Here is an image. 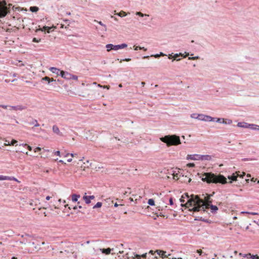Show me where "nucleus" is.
Returning <instances> with one entry per match:
<instances>
[{"mask_svg":"<svg viewBox=\"0 0 259 259\" xmlns=\"http://www.w3.org/2000/svg\"><path fill=\"white\" fill-rule=\"evenodd\" d=\"M30 11L33 13H36L39 10V8L36 6H32L29 8Z\"/></svg>","mask_w":259,"mask_h":259,"instance_id":"nucleus-20","label":"nucleus"},{"mask_svg":"<svg viewBox=\"0 0 259 259\" xmlns=\"http://www.w3.org/2000/svg\"><path fill=\"white\" fill-rule=\"evenodd\" d=\"M116 15L121 17H124L125 16H126L127 14L125 12H124L123 11H121L119 13H117Z\"/></svg>","mask_w":259,"mask_h":259,"instance_id":"nucleus-27","label":"nucleus"},{"mask_svg":"<svg viewBox=\"0 0 259 259\" xmlns=\"http://www.w3.org/2000/svg\"><path fill=\"white\" fill-rule=\"evenodd\" d=\"M55 154L58 156H60V151H57L55 152Z\"/></svg>","mask_w":259,"mask_h":259,"instance_id":"nucleus-59","label":"nucleus"},{"mask_svg":"<svg viewBox=\"0 0 259 259\" xmlns=\"http://www.w3.org/2000/svg\"><path fill=\"white\" fill-rule=\"evenodd\" d=\"M134 254L135 256L133 257V259H141V255L136 254L135 253H134Z\"/></svg>","mask_w":259,"mask_h":259,"instance_id":"nucleus-36","label":"nucleus"},{"mask_svg":"<svg viewBox=\"0 0 259 259\" xmlns=\"http://www.w3.org/2000/svg\"><path fill=\"white\" fill-rule=\"evenodd\" d=\"M102 205V203L101 202H98L94 206L93 208H100Z\"/></svg>","mask_w":259,"mask_h":259,"instance_id":"nucleus-30","label":"nucleus"},{"mask_svg":"<svg viewBox=\"0 0 259 259\" xmlns=\"http://www.w3.org/2000/svg\"><path fill=\"white\" fill-rule=\"evenodd\" d=\"M10 107L11 109L14 110H23L26 109V107L25 106H23L21 105H17V106H10Z\"/></svg>","mask_w":259,"mask_h":259,"instance_id":"nucleus-11","label":"nucleus"},{"mask_svg":"<svg viewBox=\"0 0 259 259\" xmlns=\"http://www.w3.org/2000/svg\"><path fill=\"white\" fill-rule=\"evenodd\" d=\"M52 170L51 168H49L46 170H44V171L47 173H49Z\"/></svg>","mask_w":259,"mask_h":259,"instance_id":"nucleus-63","label":"nucleus"},{"mask_svg":"<svg viewBox=\"0 0 259 259\" xmlns=\"http://www.w3.org/2000/svg\"><path fill=\"white\" fill-rule=\"evenodd\" d=\"M53 131L54 133H56V134H59V133L60 132L58 127L56 125H55L53 126Z\"/></svg>","mask_w":259,"mask_h":259,"instance_id":"nucleus-26","label":"nucleus"},{"mask_svg":"<svg viewBox=\"0 0 259 259\" xmlns=\"http://www.w3.org/2000/svg\"><path fill=\"white\" fill-rule=\"evenodd\" d=\"M245 256H250L251 259H259V256L257 254L251 255L250 253H248L245 255Z\"/></svg>","mask_w":259,"mask_h":259,"instance_id":"nucleus-21","label":"nucleus"},{"mask_svg":"<svg viewBox=\"0 0 259 259\" xmlns=\"http://www.w3.org/2000/svg\"><path fill=\"white\" fill-rule=\"evenodd\" d=\"M9 178L10 179H8V180H10V181L13 180L16 182H19V181L16 178H14V177H9Z\"/></svg>","mask_w":259,"mask_h":259,"instance_id":"nucleus-39","label":"nucleus"},{"mask_svg":"<svg viewBox=\"0 0 259 259\" xmlns=\"http://www.w3.org/2000/svg\"><path fill=\"white\" fill-rule=\"evenodd\" d=\"M197 252L200 255H202L203 252L201 249H198Z\"/></svg>","mask_w":259,"mask_h":259,"instance_id":"nucleus-50","label":"nucleus"},{"mask_svg":"<svg viewBox=\"0 0 259 259\" xmlns=\"http://www.w3.org/2000/svg\"><path fill=\"white\" fill-rule=\"evenodd\" d=\"M182 53H179V54H175L174 56H173V58H174V60H176L177 61H179L181 59H177V58L180 56H182Z\"/></svg>","mask_w":259,"mask_h":259,"instance_id":"nucleus-29","label":"nucleus"},{"mask_svg":"<svg viewBox=\"0 0 259 259\" xmlns=\"http://www.w3.org/2000/svg\"><path fill=\"white\" fill-rule=\"evenodd\" d=\"M59 75L65 79H70L71 74L68 72L61 70Z\"/></svg>","mask_w":259,"mask_h":259,"instance_id":"nucleus-10","label":"nucleus"},{"mask_svg":"<svg viewBox=\"0 0 259 259\" xmlns=\"http://www.w3.org/2000/svg\"><path fill=\"white\" fill-rule=\"evenodd\" d=\"M53 27H52L45 26L42 28H40L39 30H40L42 32L47 31L48 33H50L51 31V29Z\"/></svg>","mask_w":259,"mask_h":259,"instance_id":"nucleus-16","label":"nucleus"},{"mask_svg":"<svg viewBox=\"0 0 259 259\" xmlns=\"http://www.w3.org/2000/svg\"><path fill=\"white\" fill-rule=\"evenodd\" d=\"M6 121H12V120H14L16 123H18V121L15 119V116H11L7 115L6 116Z\"/></svg>","mask_w":259,"mask_h":259,"instance_id":"nucleus-13","label":"nucleus"},{"mask_svg":"<svg viewBox=\"0 0 259 259\" xmlns=\"http://www.w3.org/2000/svg\"><path fill=\"white\" fill-rule=\"evenodd\" d=\"M242 213H247L251 215H258L259 213L255 212H248V211H242Z\"/></svg>","mask_w":259,"mask_h":259,"instance_id":"nucleus-32","label":"nucleus"},{"mask_svg":"<svg viewBox=\"0 0 259 259\" xmlns=\"http://www.w3.org/2000/svg\"><path fill=\"white\" fill-rule=\"evenodd\" d=\"M198 120L205 121H214L215 118L209 115H206L202 114H200L197 115Z\"/></svg>","mask_w":259,"mask_h":259,"instance_id":"nucleus-6","label":"nucleus"},{"mask_svg":"<svg viewBox=\"0 0 259 259\" xmlns=\"http://www.w3.org/2000/svg\"><path fill=\"white\" fill-rule=\"evenodd\" d=\"M171 172H172V175L173 176V179H176V178H178V175L179 174H177V173H175V172L174 171V170H172Z\"/></svg>","mask_w":259,"mask_h":259,"instance_id":"nucleus-37","label":"nucleus"},{"mask_svg":"<svg viewBox=\"0 0 259 259\" xmlns=\"http://www.w3.org/2000/svg\"><path fill=\"white\" fill-rule=\"evenodd\" d=\"M30 124H33L34 127H38L39 126V124L37 122L36 119H33L31 122L29 123Z\"/></svg>","mask_w":259,"mask_h":259,"instance_id":"nucleus-23","label":"nucleus"},{"mask_svg":"<svg viewBox=\"0 0 259 259\" xmlns=\"http://www.w3.org/2000/svg\"><path fill=\"white\" fill-rule=\"evenodd\" d=\"M49 80H50V77L48 76H45L41 79L42 81H43V80L47 81H48V83L49 82Z\"/></svg>","mask_w":259,"mask_h":259,"instance_id":"nucleus-40","label":"nucleus"},{"mask_svg":"<svg viewBox=\"0 0 259 259\" xmlns=\"http://www.w3.org/2000/svg\"><path fill=\"white\" fill-rule=\"evenodd\" d=\"M40 41V39H37L35 37H34L32 39V41L34 42H39Z\"/></svg>","mask_w":259,"mask_h":259,"instance_id":"nucleus-44","label":"nucleus"},{"mask_svg":"<svg viewBox=\"0 0 259 259\" xmlns=\"http://www.w3.org/2000/svg\"><path fill=\"white\" fill-rule=\"evenodd\" d=\"M202 219H203V218L202 217H195L194 220L201 221V220H202Z\"/></svg>","mask_w":259,"mask_h":259,"instance_id":"nucleus-55","label":"nucleus"},{"mask_svg":"<svg viewBox=\"0 0 259 259\" xmlns=\"http://www.w3.org/2000/svg\"><path fill=\"white\" fill-rule=\"evenodd\" d=\"M201 221L202 222H205V223H210V221L207 219H205L204 218H203L202 220H201Z\"/></svg>","mask_w":259,"mask_h":259,"instance_id":"nucleus-53","label":"nucleus"},{"mask_svg":"<svg viewBox=\"0 0 259 259\" xmlns=\"http://www.w3.org/2000/svg\"><path fill=\"white\" fill-rule=\"evenodd\" d=\"M136 15L139 16L140 17H142L144 16H149V15L143 14L142 13H141L140 12H136Z\"/></svg>","mask_w":259,"mask_h":259,"instance_id":"nucleus-33","label":"nucleus"},{"mask_svg":"<svg viewBox=\"0 0 259 259\" xmlns=\"http://www.w3.org/2000/svg\"><path fill=\"white\" fill-rule=\"evenodd\" d=\"M198 114H196V113H193L191 115V118H195V119H198V117H197V115Z\"/></svg>","mask_w":259,"mask_h":259,"instance_id":"nucleus-38","label":"nucleus"},{"mask_svg":"<svg viewBox=\"0 0 259 259\" xmlns=\"http://www.w3.org/2000/svg\"><path fill=\"white\" fill-rule=\"evenodd\" d=\"M2 10L0 11V18L5 17L7 14L10 13L9 8L8 7L7 3L5 1H3L1 3Z\"/></svg>","mask_w":259,"mask_h":259,"instance_id":"nucleus-4","label":"nucleus"},{"mask_svg":"<svg viewBox=\"0 0 259 259\" xmlns=\"http://www.w3.org/2000/svg\"><path fill=\"white\" fill-rule=\"evenodd\" d=\"M251 181L253 182L257 181V183L259 184V180H257L256 179H254V178H252L251 179Z\"/></svg>","mask_w":259,"mask_h":259,"instance_id":"nucleus-49","label":"nucleus"},{"mask_svg":"<svg viewBox=\"0 0 259 259\" xmlns=\"http://www.w3.org/2000/svg\"><path fill=\"white\" fill-rule=\"evenodd\" d=\"M127 46V44H121L120 45H114L111 44H109L106 45V48L107 49V51L108 52L110 51L111 50H118L119 49H124L125 48H126Z\"/></svg>","mask_w":259,"mask_h":259,"instance_id":"nucleus-5","label":"nucleus"},{"mask_svg":"<svg viewBox=\"0 0 259 259\" xmlns=\"http://www.w3.org/2000/svg\"><path fill=\"white\" fill-rule=\"evenodd\" d=\"M185 198H187V202L186 204H181L182 207H192L189 211L197 212L200 210L205 211V209L208 207V205L205 203V201L200 198L198 195H192L190 197L188 193H185Z\"/></svg>","mask_w":259,"mask_h":259,"instance_id":"nucleus-1","label":"nucleus"},{"mask_svg":"<svg viewBox=\"0 0 259 259\" xmlns=\"http://www.w3.org/2000/svg\"><path fill=\"white\" fill-rule=\"evenodd\" d=\"M17 141H16V140H12L10 143L8 142V144H5V145H14L15 144H17Z\"/></svg>","mask_w":259,"mask_h":259,"instance_id":"nucleus-31","label":"nucleus"},{"mask_svg":"<svg viewBox=\"0 0 259 259\" xmlns=\"http://www.w3.org/2000/svg\"><path fill=\"white\" fill-rule=\"evenodd\" d=\"M89 197V198H90V199L91 200L92 199H95V196L94 195H90V196H88Z\"/></svg>","mask_w":259,"mask_h":259,"instance_id":"nucleus-58","label":"nucleus"},{"mask_svg":"<svg viewBox=\"0 0 259 259\" xmlns=\"http://www.w3.org/2000/svg\"><path fill=\"white\" fill-rule=\"evenodd\" d=\"M139 49H140V47L139 46H134V50L135 51H137Z\"/></svg>","mask_w":259,"mask_h":259,"instance_id":"nucleus-62","label":"nucleus"},{"mask_svg":"<svg viewBox=\"0 0 259 259\" xmlns=\"http://www.w3.org/2000/svg\"><path fill=\"white\" fill-rule=\"evenodd\" d=\"M83 199L84 200L85 203L89 204L91 203V200L89 198L88 196L84 195L83 196Z\"/></svg>","mask_w":259,"mask_h":259,"instance_id":"nucleus-25","label":"nucleus"},{"mask_svg":"<svg viewBox=\"0 0 259 259\" xmlns=\"http://www.w3.org/2000/svg\"><path fill=\"white\" fill-rule=\"evenodd\" d=\"M180 201L182 203H184L185 202V196L184 195H182L181 198L180 199Z\"/></svg>","mask_w":259,"mask_h":259,"instance_id":"nucleus-43","label":"nucleus"},{"mask_svg":"<svg viewBox=\"0 0 259 259\" xmlns=\"http://www.w3.org/2000/svg\"><path fill=\"white\" fill-rule=\"evenodd\" d=\"M162 142L166 144L168 147L171 145H178L181 144L179 136L176 135H167L160 138Z\"/></svg>","mask_w":259,"mask_h":259,"instance_id":"nucleus-3","label":"nucleus"},{"mask_svg":"<svg viewBox=\"0 0 259 259\" xmlns=\"http://www.w3.org/2000/svg\"><path fill=\"white\" fill-rule=\"evenodd\" d=\"M250 123H248L244 122H239L237 123V126L240 127H243V128H249L248 125H249Z\"/></svg>","mask_w":259,"mask_h":259,"instance_id":"nucleus-15","label":"nucleus"},{"mask_svg":"<svg viewBox=\"0 0 259 259\" xmlns=\"http://www.w3.org/2000/svg\"><path fill=\"white\" fill-rule=\"evenodd\" d=\"M155 252L157 253L158 255L160 256L162 258H164L166 257H168L169 259H170L169 256L170 255V254H168L167 255H166V251L162 250H156Z\"/></svg>","mask_w":259,"mask_h":259,"instance_id":"nucleus-8","label":"nucleus"},{"mask_svg":"<svg viewBox=\"0 0 259 259\" xmlns=\"http://www.w3.org/2000/svg\"><path fill=\"white\" fill-rule=\"evenodd\" d=\"M232 123V120L229 119H224V121H222V123H223L224 124H230Z\"/></svg>","mask_w":259,"mask_h":259,"instance_id":"nucleus-24","label":"nucleus"},{"mask_svg":"<svg viewBox=\"0 0 259 259\" xmlns=\"http://www.w3.org/2000/svg\"><path fill=\"white\" fill-rule=\"evenodd\" d=\"M0 107L3 108L4 109H7L8 106L7 105H0Z\"/></svg>","mask_w":259,"mask_h":259,"instance_id":"nucleus-61","label":"nucleus"},{"mask_svg":"<svg viewBox=\"0 0 259 259\" xmlns=\"http://www.w3.org/2000/svg\"><path fill=\"white\" fill-rule=\"evenodd\" d=\"M211 157L208 155H200V160H210Z\"/></svg>","mask_w":259,"mask_h":259,"instance_id":"nucleus-17","label":"nucleus"},{"mask_svg":"<svg viewBox=\"0 0 259 259\" xmlns=\"http://www.w3.org/2000/svg\"><path fill=\"white\" fill-rule=\"evenodd\" d=\"M148 204L149 205L153 206L155 205V201L153 199H149L148 201Z\"/></svg>","mask_w":259,"mask_h":259,"instance_id":"nucleus-28","label":"nucleus"},{"mask_svg":"<svg viewBox=\"0 0 259 259\" xmlns=\"http://www.w3.org/2000/svg\"><path fill=\"white\" fill-rule=\"evenodd\" d=\"M169 204L170 205H172L174 204V201H173V199L172 198H170L169 199Z\"/></svg>","mask_w":259,"mask_h":259,"instance_id":"nucleus-46","label":"nucleus"},{"mask_svg":"<svg viewBox=\"0 0 259 259\" xmlns=\"http://www.w3.org/2000/svg\"><path fill=\"white\" fill-rule=\"evenodd\" d=\"M253 159L252 158H243L242 159V161H247V160H252Z\"/></svg>","mask_w":259,"mask_h":259,"instance_id":"nucleus-60","label":"nucleus"},{"mask_svg":"<svg viewBox=\"0 0 259 259\" xmlns=\"http://www.w3.org/2000/svg\"><path fill=\"white\" fill-rule=\"evenodd\" d=\"M203 176H205V177L201 178L202 181L207 183H212L225 184L227 183L226 177L221 174L216 175L211 172H205L203 174Z\"/></svg>","mask_w":259,"mask_h":259,"instance_id":"nucleus-2","label":"nucleus"},{"mask_svg":"<svg viewBox=\"0 0 259 259\" xmlns=\"http://www.w3.org/2000/svg\"><path fill=\"white\" fill-rule=\"evenodd\" d=\"M8 179H10L9 176L0 175V180H8Z\"/></svg>","mask_w":259,"mask_h":259,"instance_id":"nucleus-35","label":"nucleus"},{"mask_svg":"<svg viewBox=\"0 0 259 259\" xmlns=\"http://www.w3.org/2000/svg\"><path fill=\"white\" fill-rule=\"evenodd\" d=\"M56 80L54 79L53 78H50V80L49 81L48 84H50L51 82H55Z\"/></svg>","mask_w":259,"mask_h":259,"instance_id":"nucleus-48","label":"nucleus"},{"mask_svg":"<svg viewBox=\"0 0 259 259\" xmlns=\"http://www.w3.org/2000/svg\"><path fill=\"white\" fill-rule=\"evenodd\" d=\"M141 258H146L147 257V253H143V254L141 255Z\"/></svg>","mask_w":259,"mask_h":259,"instance_id":"nucleus-54","label":"nucleus"},{"mask_svg":"<svg viewBox=\"0 0 259 259\" xmlns=\"http://www.w3.org/2000/svg\"><path fill=\"white\" fill-rule=\"evenodd\" d=\"M249 126L248 128L251 129L252 130H256L257 131V125L254 124H249L248 125Z\"/></svg>","mask_w":259,"mask_h":259,"instance_id":"nucleus-22","label":"nucleus"},{"mask_svg":"<svg viewBox=\"0 0 259 259\" xmlns=\"http://www.w3.org/2000/svg\"><path fill=\"white\" fill-rule=\"evenodd\" d=\"M99 24L104 27L105 31L106 30V26L105 24H104L101 21L99 22Z\"/></svg>","mask_w":259,"mask_h":259,"instance_id":"nucleus-45","label":"nucleus"},{"mask_svg":"<svg viewBox=\"0 0 259 259\" xmlns=\"http://www.w3.org/2000/svg\"><path fill=\"white\" fill-rule=\"evenodd\" d=\"M77 78H78L77 76L74 75H72V74H71L70 79H74V80H77Z\"/></svg>","mask_w":259,"mask_h":259,"instance_id":"nucleus-41","label":"nucleus"},{"mask_svg":"<svg viewBox=\"0 0 259 259\" xmlns=\"http://www.w3.org/2000/svg\"><path fill=\"white\" fill-rule=\"evenodd\" d=\"M205 203L208 205V207L206 208H208L209 207L211 209V211L212 213H215L218 210V207L216 205H214L211 204V201L209 200V198L207 199V202H205ZM206 208L205 209V210Z\"/></svg>","mask_w":259,"mask_h":259,"instance_id":"nucleus-7","label":"nucleus"},{"mask_svg":"<svg viewBox=\"0 0 259 259\" xmlns=\"http://www.w3.org/2000/svg\"><path fill=\"white\" fill-rule=\"evenodd\" d=\"M80 197V195L79 194H73L72 195V201L73 202H77L78 199Z\"/></svg>","mask_w":259,"mask_h":259,"instance_id":"nucleus-19","label":"nucleus"},{"mask_svg":"<svg viewBox=\"0 0 259 259\" xmlns=\"http://www.w3.org/2000/svg\"><path fill=\"white\" fill-rule=\"evenodd\" d=\"M41 150V148L39 147H36L35 150H34V152H39Z\"/></svg>","mask_w":259,"mask_h":259,"instance_id":"nucleus-51","label":"nucleus"},{"mask_svg":"<svg viewBox=\"0 0 259 259\" xmlns=\"http://www.w3.org/2000/svg\"><path fill=\"white\" fill-rule=\"evenodd\" d=\"M100 251L102 253L105 254H109L110 253L111 251L113 250V248H100Z\"/></svg>","mask_w":259,"mask_h":259,"instance_id":"nucleus-14","label":"nucleus"},{"mask_svg":"<svg viewBox=\"0 0 259 259\" xmlns=\"http://www.w3.org/2000/svg\"><path fill=\"white\" fill-rule=\"evenodd\" d=\"M187 166L189 167H193L195 166V164L194 163H189L187 164Z\"/></svg>","mask_w":259,"mask_h":259,"instance_id":"nucleus-42","label":"nucleus"},{"mask_svg":"<svg viewBox=\"0 0 259 259\" xmlns=\"http://www.w3.org/2000/svg\"><path fill=\"white\" fill-rule=\"evenodd\" d=\"M131 60V58H125V59H124L122 60L123 61H126V62H128V61H130ZM122 62V60L120 61V62Z\"/></svg>","mask_w":259,"mask_h":259,"instance_id":"nucleus-52","label":"nucleus"},{"mask_svg":"<svg viewBox=\"0 0 259 259\" xmlns=\"http://www.w3.org/2000/svg\"><path fill=\"white\" fill-rule=\"evenodd\" d=\"M186 159L187 160H200V155L196 154L192 155H188Z\"/></svg>","mask_w":259,"mask_h":259,"instance_id":"nucleus-9","label":"nucleus"},{"mask_svg":"<svg viewBox=\"0 0 259 259\" xmlns=\"http://www.w3.org/2000/svg\"><path fill=\"white\" fill-rule=\"evenodd\" d=\"M49 70L53 73L56 74L58 75H59V74L61 70L56 67H51L50 68Z\"/></svg>","mask_w":259,"mask_h":259,"instance_id":"nucleus-12","label":"nucleus"},{"mask_svg":"<svg viewBox=\"0 0 259 259\" xmlns=\"http://www.w3.org/2000/svg\"><path fill=\"white\" fill-rule=\"evenodd\" d=\"M215 118V119L214 120V121H215L218 123H222V121H224V118Z\"/></svg>","mask_w":259,"mask_h":259,"instance_id":"nucleus-34","label":"nucleus"},{"mask_svg":"<svg viewBox=\"0 0 259 259\" xmlns=\"http://www.w3.org/2000/svg\"><path fill=\"white\" fill-rule=\"evenodd\" d=\"M13 9L14 11H16V10H19L20 9V8L19 7H15L14 6H13Z\"/></svg>","mask_w":259,"mask_h":259,"instance_id":"nucleus-57","label":"nucleus"},{"mask_svg":"<svg viewBox=\"0 0 259 259\" xmlns=\"http://www.w3.org/2000/svg\"><path fill=\"white\" fill-rule=\"evenodd\" d=\"M199 58V57L198 56H195V57H189V60H195V59H198Z\"/></svg>","mask_w":259,"mask_h":259,"instance_id":"nucleus-47","label":"nucleus"},{"mask_svg":"<svg viewBox=\"0 0 259 259\" xmlns=\"http://www.w3.org/2000/svg\"><path fill=\"white\" fill-rule=\"evenodd\" d=\"M155 251L154 252L153 250H151L149 252V254H151L152 255H154L155 254Z\"/></svg>","mask_w":259,"mask_h":259,"instance_id":"nucleus-56","label":"nucleus"},{"mask_svg":"<svg viewBox=\"0 0 259 259\" xmlns=\"http://www.w3.org/2000/svg\"><path fill=\"white\" fill-rule=\"evenodd\" d=\"M237 176H236L235 174H233L231 176H229L228 177V178L231 180L230 182V183H232L233 181H237Z\"/></svg>","mask_w":259,"mask_h":259,"instance_id":"nucleus-18","label":"nucleus"},{"mask_svg":"<svg viewBox=\"0 0 259 259\" xmlns=\"http://www.w3.org/2000/svg\"><path fill=\"white\" fill-rule=\"evenodd\" d=\"M168 58L169 59H171L172 58H173V56L172 55V54H169L168 56Z\"/></svg>","mask_w":259,"mask_h":259,"instance_id":"nucleus-64","label":"nucleus"}]
</instances>
